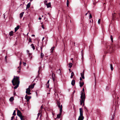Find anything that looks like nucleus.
Segmentation results:
<instances>
[{"label":"nucleus","instance_id":"7","mask_svg":"<svg viewBox=\"0 0 120 120\" xmlns=\"http://www.w3.org/2000/svg\"><path fill=\"white\" fill-rule=\"evenodd\" d=\"M17 115L19 117L22 115L21 112L19 110H17Z\"/></svg>","mask_w":120,"mask_h":120},{"label":"nucleus","instance_id":"23","mask_svg":"<svg viewBox=\"0 0 120 120\" xmlns=\"http://www.w3.org/2000/svg\"><path fill=\"white\" fill-rule=\"evenodd\" d=\"M84 119V116L81 117L79 119L78 118V120H83Z\"/></svg>","mask_w":120,"mask_h":120},{"label":"nucleus","instance_id":"25","mask_svg":"<svg viewBox=\"0 0 120 120\" xmlns=\"http://www.w3.org/2000/svg\"><path fill=\"white\" fill-rule=\"evenodd\" d=\"M44 56L43 54L41 52V58H42Z\"/></svg>","mask_w":120,"mask_h":120},{"label":"nucleus","instance_id":"9","mask_svg":"<svg viewBox=\"0 0 120 120\" xmlns=\"http://www.w3.org/2000/svg\"><path fill=\"white\" fill-rule=\"evenodd\" d=\"M79 83L80 85V86L81 87L84 84V82H82L81 81H80Z\"/></svg>","mask_w":120,"mask_h":120},{"label":"nucleus","instance_id":"38","mask_svg":"<svg viewBox=\"0 0 120 120\" xmlns=\"http://www.w3.org/2000/svg\"><path fill=\"white\" fill-rule=\"evenodd\" d=\"M100 21H101L100 19H99L98 20V23L99 24H100Z\"/></svg>","mask_w":120,"mask_h":120},{"label":"nucleus","instance_id":"21","mask_svg":"<svg viewBox=\"0 0 120 120\" xmlns=\"http://www.w3.org/2000/svg\"><path fill=\"white\" fill-rule=\"evenodd\" d=\"M34 87V85H31L30 86H29V87L28 88H31L33 89Z\"/></svg>","mask_w":120,"mask_h":120},{"label":"nucleus","instance_id":"33","mask_svg":"<svg viewBox=\"0 0 120 120\" xmlns=\"http://www.w3.org/2000/svg\"><path fill=\"white\" fill-rule=\"evenodd\" d=\"M69 3V2L68 1V0H67V6L68 7V6Z\"/></svg>","mask_w":120,"mask_h":120},{"label":"nucleus","instance_id":"45","mask_svg":"<svg viewBox=\"0 0 120 120\" xmlns=\"http://www.w3.org/2000/svg\"><path fill=\"white\" fill-rule=\"evenodd\" d=\"M84 70L83 71L82 73H81V74H84Z\"/></svg>","mask_w":120,"mask_h":120},{"label":"nucleus","instance_id":"26","mask_svg":"<svg viewBox=\"0 0 120 120\" xmlns=\"http://www.w3.org/2000/svg\"><path fill=\"white\" fill-rule=\"evenodd\" d=\"M110 67L112 71L113 70V68L112 66V64H110Z\"/></svg>","mask_w":120,"mask_h":120},{"label":"nucleus","instance_id":"53","mask_svg":"<svg viewBox=\"0 0 120 120\" xmlns=\"http://www.w3.org/2000/svg\"><path fill=\"white\" fill-rule=\"evenodd\" d=\"M41 27H42V28H43V29H44V27L43 25H42V26H41Z\"/></svg>","mask_w":120,"mask_h":120},{"label":"nucleus","instance_id":"57","mask_svg":"<svg viewBox=\"0 0 120 120\" xmlns=\"http://www.w3.org/2000/svg\"><path fill=\"white\" fill-rule=\"evenodd\" d=\"M31 36H32L34 37V36H35V35H34V34H32V35Z\"/></svg>","mask_w":120,"mask_h":120},{"label":"nucleus","instance_id":"22","mask_svg":"<svg viewBox=\"0 0 120 120\" xmlns=\"http://www.w3.org/2000/svg\"><path fill=\"white\" fill-rule=\"evenodd\" d=\"M19 117L20 118L21 120H25L23 118V116H22V115L20 116H19Z\"/></svg>","mask_w":120,"mask_h":120},{"label":"nucleus","instance_id":"14","mask_svg":"<svg viewBox=\"0 0 120 120\" xmlns=\"http://www.w3.org/2000/svg\"><path fill=\"white\" fill-rule=\"evenodd\" d=\"M21 64H22V62H21V61L20 62V63H19V66L18 68H19V69L20 70L21 69Z\"/></svg>","mask_w":120,"mask_h":120},{"label":"nucleus","instance_id":"31","mask_svg":"<svg viewBox=\"0 0 120 120\" xmlns=\"http://www.w3.org/2000/svg\"><path fill=\"white\" fill-rule=\"evenodd\" d=\"M55 47L54 46L52 47L51 49V52H52L53 50L54 49Z\"/></svg>","mask_w":120,"mask_h":120},{"label":"nucleus","instance_id":"29","mask_svg":"<svg viewBox=\"0 0 120 120\" xmlns=\"http://www.w3.org/2000/svg\"><path fill=\"white\" fill-rule=\"evenodd\" d=\"M81 74L82 78L83 79H85V77L84 76V74Z\"/></svg>","mask_w":120,"mask_h":120},{"label":"nucleus","instance_id":"19","mask_svg":"<svg viewBox=\"0 0 120 120\" xmlns=\"http://www.w3.org/2000/svg\"><path fill=\"white\" fill-rule=\"evenodd\" d=\"M68 65L69 66V68H71L72 66V64L71 63H69L68 64Z\"/></svg>","mask_w":120,"mask_h":120},{"label":"nucleus","instance_id":"3","mask_svg":"<svg viewBox=\"0 0 120 120\" xmlns=\"http://www.w3.org/2000/svg\"><path fill=\"white\" fill-rule=\"evenodd\" d=\"M112 48L110 47L106 48L105 51V53H110L111 52V51L112 50Z\"/></svg>","mask_w":120,"mask_h":120},{"label":"nucleus","instance_id":"18","mask_svg":"<svg viewBox=\"0 0 120 120\" xmlns=\"http://www.w3.org/2000/svg\"><path fill=\"white\" fill-rule=\"evenodd\" d=\"M61 114V113H60H60L57 115V118H59L60 117V116Z\"/></svg>","mask_w":120,"mask_h":120},{"label":"nucleus","instance_id":"55","mask_svg":"<svg viewBox=\"0 0 120 120\" xmlns=\"http://www.w3.org/2000/svg\"><path fill=\"white\" fill-rule=\"evenodd\" d=\"M80 80H81V81L82 80V78H81V77H80Z\"/></svg>","mask_w":120,"mask_h":120},{"label":"nucleus","instance_id":"52","mask_svg":"<svg viewBox=\"0 0 120 120\" xmlns=\"http://www.w3.org/2000/svg\"><path fill=\"white\" fill-rule=\"evenodd\" d=\"M42 48L41 47V52H42Z\"/></svg>","mask_w":120,"mask_h":120},{"label":"nucleus","instance_id":"41","mask_svg":"<svg viewBox=\"0 0 120 120\" xmlns=\"http://www.w3.org/2000/svg\"><path fill=\"white\" fill-rule=\"evenodd\" d=\"M49 84H47V83L46 86V87L47 88H48L49 87Z\"/></svg>","mask_w":120,"mask_h":120},{"label":"nucleus","instance_id":"64","mask_svg":"<svg viewBox=\"0 0 120 120\" xmlns=\"http://www.w3.org/2000/svg\"><path fill=\"white\" fill-rule=\"evenodd\" d=\"M87 13H86L85 14V15H87Z\"/></svg>","mask_w":120,"mask_h":120},{"label":"nucleus","instance_id":"40","mask_svg":"<svg viewBox=\"0 0 120 120\" xmlns=\"http://www.w3.org/2000/svg\"><path fill=\"white\" fill-rule=\"evenodd\" d=\"M23 64L24 66H25L26 64V63L25 62H23Z\"/></svg>","mask_w":120,"mask_h":120},{"label":"nucleus","instance_id":"13","mask_svg":"<svg viewBox=\"0 0 120 120\" xmlns=\"http://www.w3.org/2000/svg\"><path fill=\"white\" fill-rule=\"evenodd\" d=\"M60 113H61L62 112V105H61L60 106Z\"/></svg>","mask_w":120,"mask_h":120},{"label":"nucleus","instance_id":"42","mask_svg":"<svg viewBox=\"0 0 120 120\" xmlns=\"http://www.w3.org/2000/svg\"><path fill=\"white\" fill-rule=\"evenodd\" d=\"M55 75L53 73H52V78H54Z\"/></svg>","mask_w":120,"mask_h":120},{"label":"nucleus","instance_id":"63","mask_svg":"<svg viewBox=\"0 0 120 120\" xmlns=\"http://www.w3.org/2000/svg\"><path fill=\"white\" fill-rule=\"evenodd\" d=\"M44 37H43V38H42V41H43L44 39Z\"/></svg>","mask_w":120,"mask_h":120},{"label":"nucleus","instance_id":"60","mask_svg":"<svg viewBox=\"0 0 120 120\" xmlns=\"http://www.w3.org/2000/svg\"><path fill=\"white\" fill-rule=\"evenodd\" d=\"M16 94V93L15 92V93H14V95H15Z\"/></svg>","mask_w":120,"mask_h":120},{"label":"nucleus","instance_id":"10","mask_svg":"<svg viewBox=\"0 0 120 120\" xmlns=\"http://www.w3.org/2000/svg\"><path fill=\"white\" fill-rule=\"evenodd\" d=\"M31 3L30 2L27 5L26 9H27L29 8L30 7V6Z\"/></svg>","mask_w":120,"mask_h":120},{"label":"nucleus","instance_id":"4","mask_svg":"<svg viewBox=\"0 0 120 120\" xmlns=\"http://www.w3.org/2000/svg\"><path fill=\"white\" fill-rule=\"evenodd\" d=\"M31 91L30 89L29 88H28L26 89V93L28 95H30L31 93H30Z\"/></svg>","mask_w":120,"mask_h":120},{"label":"nucleus","instance_id":"47","mask_svg":"<svg viewBox=\"0 0 120 120\" xmlns=\"http://www.w3.org/2000/svg\"><path fill=\"white\" fill-rule=\"evenodd\" d=\"M41 110V109H40V110H39V111L40 112L39 113H41V112H42V111Z\"/></svg>","mask_w":120,"mask_h":120},{"label":"nucleus","instance_id":"34","mask_svg":"<svg viewBox=\"0 0 120 120\" xmlns=\"http://www.w3.org/2000/svg\"><path fill=\"white\" fill-rule=\"evenodd\" d=\"M110 38H111V41H112V42H113V37L112 35L111 36Z\"/></svg>","mask_w":120,"mask_h":120},{"label":"nucleus","instance_id":"11","mask_svg":"<svg viewBox=\"0 0 120 120\" xmlns=\"http://www.w3.org/2000/svg\"><path fill=\"white\" fill-rule=\"evenodd\" d=\"M75 81L74 80H73L71 82V84L73 86L75 84Z\"/></svg>","mask_w":120,"mask_h":120},{"label":"nucleus","instance_id":"6","mask_svg":"<svg viewBox=\"0 0 120 120\" xmlns=\"http://www.w3.org/2000/svg\"><path fill=\"white\" fill-rule=\"evenodd\" d=\"M31 98L30 96H27V94L25 96V98L26 100L27 101H28Z\"/></svg>","mask_w":120,"mask_h":120},{"label":"nucleus","instance_id":"49","mask_svg":"<svg viewBox=\"0 0 120 120\" xmlns=\"http://www.w3.org/2000/svg\"><path fill=\"white\" fill-rule=\"evenodd\" d=\"M43 108L42 105L40 107V109L41 110V109Z\"/></svg>","mask_w":120,"mask_h":120},{"label":"nucleus","instance_id":"54","mask_svg":"<svg viewBox=\"0 0 120 120\" xmlns=\"http://www.w3.org/2000/svg\"><path fill=\"white\" fill-rule=\"evenodd\" d=\"M39 20H41V17H39L38 19Z\"/></svg>","mask_w":120,"mask_h":120},{"label":"nucleus","instance_id":"61","mask_svg":"<svg viewBox=\"0 0 120 120\" xmlns=\"http://www.w3.org/2000/svg\"><path fill=\"white\" fill-rule=\"evenodd\" d=\"M27 52H28V53H29V51L28 50H27Z\"/></svg>","mask_w":120,"mask_h":120},{"label":"nucleus","instance_id":"51","mask_svg":"<svg viewBox=\"0 0 120 120\" xmlns=\"http://www.w3.org/2000/svg\"><path fill=\"white\" fill-rule=\"evenodd\" d=\"M49 80H48V81L47 82V84H49Z\"/></svg>","mask_w":120,"mask_h":120},{"label":"nucleus","instance_id":"1","mask_svg":"<svg viewBox=\"0 0 120 120\" xmlns=\"http://www.w3.org/2000/svg\"><path fill=\"white\" fill-rule=\"evenodd\" d=\"M11 82L13 85L15 86L14 87V89H16L19 86V77L17 76L15 77L14 76V78L12 80Z\"/></svg>","mask_w":120,"mask_h":120},{"label":"nucleus","instance_id":"2","mask_svg":"<svg viewBox=\"0 0 120 120\" xmlns=\"http://www.w3.org/2000/svg\"><path fill=\"white\" fill-rule=\"evenodd\" d=\"M80 98L81 99L80 101V105H82V104L83 103V106H84V102L86 98L85 94L82 93L81 96Z\"/></svg>","mask_w":120,"mask_h":120},{"label":"nucleus","instance_id":"59","mask_svg":"<svg viewBox=\"0 0 120 120\" xmlns=\"http://www.w3.org/2000/svg\"><path fill=\"white\" fill-rule=\"evenodd\" d=\"M112 16H113V17H114V14H112Z\"/></svg>","mask_w":120,"mask_h":120},{"label":"nucleus","instance_id":"24","mask_svg":"<svg viewBox=\"0 0 120 120\" xmlns=\"http://www.w3.org/2000/svg\"><path fill=\"white\" fill-rule=\"evenodd\" d=\"M74 74L73 72L72 71L71 73V75L70 77V78H73V76L74 75Z\"/></svg>","mask_w":120,"mask_h":120},{"label":"nucleus","instance_id":"17","mask_svg":"<svg viewBox=\"0 0 120 120\" xmlns=\"http://www.w3.org/2000/svg\"><path fill=\"white\" fill-rule=\"evenodd\" d=\"M57 104L58 105V107L59 108H60V103L59 101H57Z\"/></svg>","mask_w":120,"mask_h":120},{"label":"nucleus","instance_id":"44","mask_svg":"<svg viewBox=\"0 0 120 120\" xmlns=\"http://www.w3.org/2000/svg\"><path fill=\"white\" fill-rule=\"evenodd\" d=\"M90 18H92V16L91 15V14H90Z\"/></svg>","mask_w":120,"mask_h":120},{"label":"nucleus","instance_id":"36","mask_svg":"<svg viewBox=\"0 0 120 120\" xmlns=\"http://www.w3.org/2000/svg\"><path fill=\"white\" fill-rule=\"evenodd\" d=\"M40 113H38V114L37 117V119H38V118L39 117V116L40 115Z\"/></svg>","mask_w":120,"mask_h":120},{"label":"nucleus","instance_id":"56","mask_svg":"<svg viewBox=\"0 0 120 120\" xmlns=\"http://www.w3.org/2000/svg\"><path fill=\"white\" fill-rule=\"evenodd\" d=\"M7 57V56H6L5 57V60L6 61V57Z\"/></svg>","mask_w":120,"mask_h":120},{"label":"nucleus","instance_id":"8","mask_svg":"<svg viewBox=\"0 0 120 120\" xmlns=\"http://www.w3.org/2000/svg\"><path fill=\"white\" fill-rule=\"evenodd\" d=\"M19 28V25H17V27H15V32H16L17 30Z\"/></svg>","mask_w":120,"mask_h":120},{"label":"nucleus","instance_id":"62","mask_svg":"<svg viewBox=\"0 0 120 120\" xmlns=\"http://www.w3.org/2000/svg\"><path fill=\"white\" fill-rule=\"evenodd\" d=\"M69 70L70 72H71V69H69Z\"/></svg>","mask_w":120,"mask_h":120},{"label":"nucleus","instance_id":"30","mask_svg":"<svg viewBox=\"0 0 120 120\" xmlns=\"http://www.w3.org/2000/svg\"><path fill=\"white\" fill-rule=\"evenodd\" d=\"M82 91L83 92H81V95L82 94H85V93H84V88H83V89H82Z\"/></svg>","mask_w":120,"mask_h":120},{"label":"nucleus","instance_id":"16","mask_svg":"<svg viewBox=\"0 0 120 120\" xmlns=\"http://www.w3.org/2000/svg\"><path fill=\"white\" fill-rule=\"evenodd\" d=\"M24 13V12H22L20 14V17L21 18L22 17Z\"/></svg>","mask_w":120,"mask_h":120},{"label":"nucleus","instance_id":"20","mask_svg":"<svg viewBox=\"0 0 120 120\" xmlns=\"http://www.w3.org/2000/svg\"><path fill=\"white\" fill-rule=\"evenodd\" d=\"M13 32L12 31H11L9 33V35L10 36H12L13 35Z\"/></svg>","mask_w":120,"mask_h":120},{"label":"nucleus","instance_id":"37","mask_svg":"<svg viewBox=\"0 0 120 120\" xmlns=\"http://www.w3.org/2000/svg\"><path fill=\"white\" fill-rule=\"evenodd\" d=\"M44 3L45 4H47V1L46 0H45L44 1Z\"/></svg>","mask_w":120,"mask_h":120},{"label":"nucleus","instance_id":"12","mask_svg":"<svg viewBox=\"0 0 120 120\" xmlns=\"http://www.w3.org/2000/svg\"><path fill=\"white\" fill-rule=\"evenodd\" d=\"M14 100V98L13 97H11L9 99V101H12Z\"/></svg>","mask_w":120,"mask_h":120},{"label":"nucleus","instance_id":"35","mask_svg":"<svg viewBox=\"0 0 120 120\" xmlns=\"http://www.w3.org/2000/svg\"><path fill=\"white\" fill-rule=\"evenodd\" d=\"M28 41H29V42H31V39L30 38H29L28 39Z\"/></svg>","mask_w":120,"mask_h":120},{"label":"nucleus","instance_id":"32","mask_svg":"<svg viewBox=\"0 0 120 120\" xmlns=\"http://www.w3.org/2000/svg\"><path fill=\"white\" fill-rule=\"evenodd\" d=\"M16 115V114L15 113V110H14V112H13V115L15 116Z\"/></svg>","mask_w":120,"mask_h":120},{"label":"nucleus","instance_id":"50","mask_svg":"<svg viewBox=\"0 0 120 120\" xmlns=\"http://www.w3.org/2000/svg\"><path fill=\"white\" fill-rule=\"evenodd\" d=\"M52 79H53V81L54 82V81H55V79H54V78H52Z\"/></svg>","mask_w":120,"mask_h":120},{"label":"nucleus","instance_id":"46","mask_svg":"<svg viewBox=\"0 0 120 120\" xmlns=\"http://www.w3.org/2000/svg\"><path fill=\"white\" fill-rule=\"evenodd\" d=\"M84 107L85 109H86V110L87 111H88V110L87 109L86 107V106H84Z\"/></svg>","mask_w":120,"mask_h":120},{"label":"nucleus","instance_id":"28","mask_svg":"<svg viewBox=\"0 0 120 120\" xmlns=\"http://www.w3.org/2000/svg\"><path fill=\"white\" fill-rule=\"evenodd\" d=\"M115 113H114L112 116V118L111 119V120H113L114 119V116H115Z\"/></svg>","mask_w":120,"mask_h":120},{"label":"nucleus","instance_id":"43","mask_svg":"<svg viewBox=\"0 0 120 120\" xmlns=\"http://www.w3.org/2000/svg\"><path fill=\"white\" fill-rule=\"evenodd\" d=\"M14 118V116H12L11 117V120H12Z\"/></svg>","mask_w":120,"mask_h":120},{"label":"nucleus","instance_id":"5","mask_svg":"<svg viewBox=\"0 0 120 120\" xmlns=\"http://www.w3.org/2000/svg\"><path fill=\"white\" fill-rule=\"evenodd\" d=\"M80 110V116L79 117V119L81 117L83 116V110L82 109V108H80L79 109Z\"/></svg>","mask_w":120,"mask_h":120},{"label":"nucleus","instance_id":"48","mask_svg":"<svg viewBox=\"0 0 120 120\" xmlns=\"http://www.w3.org/2000/svg\"><path fill=\"white\" fill-rule=\"evenodd\" d=\"M19 70L18 71H17V72L18 73H19L20 72V69H19Z\"/></svg>","mask_w":120,"mask_h":120},{"label":"nucleus","instance_id":"39","mask_svg":"<svg viewBox=\"0 0 120 120\" xmlns=\"http://www.w3.org/2000/svg\"><path fill=\"white\" fill-rule=\"evenodd\" d=\"M57 72H59L60 73H61V71L60 69L58 70L57 71Z\"/></svg>","mask_w":120,"mask_h":120},{"label":"nucleus","instance_id":"58","mask_svg":"<svg viewBox=\"0 0 120 120\" xmlns=\"http://www.w3.org/2000/svg\"><path fill=\"white\" fill-rule=\"evenodd\" d=\"M31 54L30 53H29V56L30 55H31Z\"/></svg>","mask_w":120,"mask_h":120},{"label":"nucleus","instance_id":"15","mask_svg":"<svg viewBox=\"0 0 120 120\" xmlns=\"http://www.w3.org/2000/svg\"><path fill=\"white\" fill-rule=\"evenodd\" d=\"M47 7L48 8H49L51 6V3L50 2H49L48 3V4H46Z\"/></svg>","mask_w":120,"mask_h":120},{"label":"nucleus","instance_id":"27","mask_svg":"<svg viewBox=\"0 0 120 120\" xmlns=\"http://www.w3.org/2000/svg\"><path fill=\"white\" fill-rule=\"evenodd\" d=\"M31 46L32 48H33V49L34 50L35 49V48L33 44H31Z\"/></svg>","mask_w":120,"mask_h":120}]
</instances>
